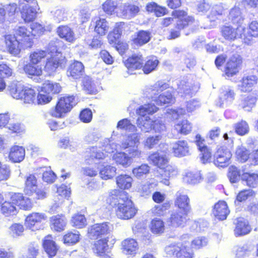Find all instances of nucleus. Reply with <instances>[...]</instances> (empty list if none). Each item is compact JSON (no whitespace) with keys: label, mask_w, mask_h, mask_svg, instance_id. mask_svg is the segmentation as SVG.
Wrapping results in <instances>:
<instances>
[{"label":"nucleus","mask_w":258,"mask_h":258,"mask_svg":"<svg viewBox=\"0 0 258 258\" xmlns=\"http://www.w3.org/2000/svg\"><path fill=\"white\" fill-rule=\"evenodd\" d=\"M140 141L139 133H135L128 135L120 145L121 149H127V154L122 152H116L113 155V160L117 164L124 167L129 166L133 162L134 158H139L141 156L142 152L138 148Z\"/></svg>","instance_id":"f257e3e1"},{"label":"nucleus","mask_w":258,"mask_h":258,"mask_svg":"<svg viewBox=\"0 0 258 258\" xmlns=\"http://www.w3.org/2000/svg\"><path fill=\"white\" fill-rule=\"evenodd\" d=\"M169 88V85L163 81H158L147 89V92L152 100L157 105L172 103L175 99L169 91L160 94Z\"/></svg>","instance_id":"f03ea898"},{"label":"nucleus","mask_w":258,"mask_h":258,"mask_svg":"<svg viewBox=\"0 0 258 258\" xmlns=\"http://www.w3.org/2000/svg\"><path fill=\"white\" fill-rule=\"evenodd\" d=\"M115 211L118 218L128 220L135 216L137 209L129 198L128 194L123 191L120 194L119 203L117 204Z\"/></svg>","instance_id":"7ed1b4c3"},{"label":"nucleus","mask_w":258,"mask_h":258,"mask_svg":"<svg viewBox=\"0 0 258 258\" xmlns=\"http://www.w3.org/2000/svg\"><path fill=\"white\" fill-rule=\"evenodd\" d=\"M158 108L153 104H145L141 106L137 110V113L140 115L137 120L138 126L142 131L147 133L152 129L153 119L147 114H153L156 112Z\"/></svg>","instance_id":"20e7f679"},{"label":"nucleus","mask_w":258,"mask_h":258,"mask_svg":"<svg viewBox=\"0 0 258 258\" xmlns=\"http://www.w3.org/2000/svg\"><path fill=\"white\" fill-rule=\"evenodd\" d=\"M172 15L177 18L176 28L177 30L172 29L169 39H175L180 35V30L187 26L194 24V26H198V22L196 21L192 17L188 16L187 13L183 11H174L172 12Z\"/></svg>","instance_id":"39448f33"},{"label":"nucleus","mask_w":258,"mask_h":258,"mask_svg":"<svg viewBox=\"0 0 258 258\" xmlns=\"http://www.w3.org/2000/svg\"><path fill=\"white\" fill-rule=\"evenodd\" d=\"M48 54L50 57L47 58L45 66V70L49 73L54 72L58 67H62L66 64L64 57L58 51L54 43H50L48 46Z\"/></svg>","instance_id":"423d86ee"},{"label":"nucleus","mask_w":258,"mask_h":258,"mask_svg":"<svg viewBox=\"0 0 258 258\" xmlns=\"http://www.w3.org/2000/svg\"><path fill=\"white\" fill-rule=\"evenodd\" d=\"M76 103L74 96L61 97L58 99L55 107L50 110L49 114L55 117H62L66 113L71 111Z\"/></svg>","instance_id":"0eeeda50"},{"label":"nucleus","mask_w":258,"mask_h":258,"mask_svg":"<svg viewBox=\"0 0 258 258\" xmlns=\"http://www.w3.org/2000/svg\"><path fill=\"white\" fill-rule=\"evenodd\" d=\"M165 252L168 257L193 258L194 253L192 249L180 242H173L165 247Z\"/></svg>","instance_id":"6e6552de"},{"label":"nucleus","mask_w":258,"mask_h":258,"mask_svg":"<svg viewBox=\"0 0 258 258\" xmlns=\"http://www.w3.org/2000/svg\"><path fill=\"white\" fill-rule=\"evenodd\" d=\"M117 150V145L109 139L104 140V145L102 148L92 147L90 149V157L92 159H103L107 156L106 153H111Z\"/></svg>","instance_id":"1a4fd4ad"},{"label":"nucleus","mask_w":258,"mask_h":258,"mask_svg":"<svg viewBox=\"0 0 258 258\" xmlns=\"http://www.w3.org/2000/svg\"><path fill=\"white\" fill-rule=\"evenodd\" d=\"M16 37L20 41L22 48H30L33 44V34L24 26H18L15 29Z\"/></svg>","instance_id":"9d476101"},{"label":"nucleus","mask_w":258,"mask_h":258,"mask_svg":"<svg viewBox=\"0 0 258 258\" xmlns=\"http://www.w3.org/2000/svg\"><path fill=\"white\" fill-rule=\"evenodd\" d=\"M28 3L30 4H25L22 6L21 9L19 8L21 10L22 18L26 23L33 21L35 19L37 11L39 9L36 0Z\"/></svg>","instance_id":"9b49d317"},{"label":"nucleus","mask_w":258,"mask_h":258,"mask_svg":"<svg viewBox=\"0 0 258 258\" xmlns=\"http://www.w3.org/2000/svg\"><path fill=\"white\" fill-rule=\"evenodd\" d=\"M244 30L245 27L241 25H238L236 28H234L231 25H225L221 28L222 36L229 41H233L242 37Z\"/></svg>","instance_id":"f8f14e48"},{"label":"nucleus","mask_w":258,"mask_h":258,"mask_svg":"<svg viewBox=\"0 0 258 258\" xmlns=\"http://www.w3.org/2000/svg\"><path fill=\"white\" fill-rule=\"evenodd\" d=\"M232 154L230 150L224 147H220L214 156V164L220 167H227L230 163Z\"/></svg>","instance_id":"ddd939ff"},{"label":"nucleus","mask_w":258,"mask_h":258,"mask_svg":"<svg viewBox=\"0 0 258 258\" xmlns=\"http://www.w3.org/2000/svg\"><path fill=\"white\" fill-rule=\"evenodd\" d=\"M235 97L234 90L229 86H224L220 90L217 105L221 107H227L232 103Z\"/></svg>","instance_id":"4468645a"},{"label":"nucleus","mask_w":258,"mask_h":258,"mask_svg":"<svg viewBox=\"0 0 258 258\" xmlns=\"http://www.w3.org/2000/svg\"><path fill=\"white\" fill-rule=\"evenodd\" d=\"M5 43L7 51L10 54L17 56L21 51L22 47L20 41L15 35L8 34L5 36Z\"/></svg>","instance_id":"2eb2a0df"},{"label":"nucleus","mask_w":258,"mask_h":258,"mask_svg":"<svg viewBox=\"0 0 258 258\" xmlns=\"http://www.w3.org/2000/svg\"><path fill=\"white\" fill-rule=\"evenodd\" d=\"M139 8L134 5H121L117 8L116 15L127 19L135 17L139 12Z\"/></svg>","instance_id":"dca6fc26"},{"label":"nucleus","mask_w":258,"mask_h":258,"mask_svg":"<svg viewBox=\"0 0 258 258\" xmlns=\"http://www.w3.org/2000/svg\"><path fill=\"white\" fill-rule=\"evenodd\" d=\"M110 230V224L108 223L95 224L88 229V234L92 239L107 234Z\"/></svg>","instance_id":"f3484780"},{"label":"nucleus","mask_w":258,"mask_h":258,"mask_svg":"<svg viewBox=\"0 0 258 258\" xmlns=\"http://www.w3.org/2000/svg\"><path fill=\"white\" fill-rule=\"evenodd\" d=\"M178 171L176 167L168 163L161 169L160 175L159 177L160 181L166 185H169L170 184L169 179L177 174Z\"/></svg>","instance_id":"a211bd4d"},{"label":"nucleus","mask_w":258,"mask_h":258,"mask_svg":"<svg viewBox=\"0 0 258 258\" xmlns=\"http://www.w3.org/2000/svg\"><path fill=\"white\" fill-rule=\"evenodd\" d=\"M242 62L240 56L238 54H234L228 60L225 74L228 77H232L238 72L240 66Z\"/></svg>","instance_id":"6ab92c4d"},{"label":"nucleus","mask_w":258,"mask_h":258,"mask_svg":"<svg viewBox=\"0 0 258 258\" xmlns=\"http://www.w3.org/2000/svg\"><path fill=\"white\" fill-rule=\"evenodd\" d=\"M172 152L176 157H181L189 155V147L184 140H179L172 144Z\"/></svg>","instance_id":"aec40b11"},{"label":"nucleus","mask_w":258,"mask_h":258,"mask_svg":"<svg viewBox=\"0 0 258 258\" xmlns=\"http://www.w3.org/2000/svg\"><path fill=\"white\" fill-rule=\"evenodd\" d=\"M229 213L230 211L227 204L223 201H220L216 203L213 209V215L219 220H225Z\"/></svg>","instance_id":"412c9836"},{"label":"nucleus","mask_w":258,"mask_h":258,"mask_svg":"<svg viewBox=\"0 0 258 258\" xmlns=\"http://www.w3.org/2000/svg\"><path fill=\"white\" fill-rule=\"evenodd\" d=\"M122 250L126 255L135 256L139 250L138 242L133 238H127L121 242Z\"/></svg>","instance_id":"4be33fe9"},{"label":"nucleus","mask_w":258,"mask_h":258,"mask_svg":"<svg viewBox=\"0 0 258 258\" xmlns=\"http://www.w3.org/2000/svg\"><path fill=\"white\" fill-rule=\"evenodd\" d=\"M25 149L22 146L15 145L10 149L9 158L13 163H20L25 158Z\"/></svg>","instance_id":"5701e85b"},{"label":"nucleus","mask_w":258,"mask_h":258,"mask_svg":"<svg viewBox=\"0 0 258 258\" xmlns=\"http://www.w3.org/2000/svg\"><path fill=\"white\" fill-rule=\"evenodd\" d=\"M257 78L255 76L250 75L244 77L238 85V89L241 92H250L253 87L257 84Z\"/></svg>","instance_id":"b1692460"},{"label":"nucleus","mask_w":258,"mask_h":258,"mask_svg":"<svg viewBox=\"0 0 258 258\" xmlns=\"http://www.w3.org/2000/svg\"><path fill=\"white\" fill-rule=\"evenodd\" d=\"M187 214L181 211L173 212L170 218L171 225L173 227H184L188 220Z\"/></svg>","instance_id":"393cba45"},{"label":"nucleus","mask_w":258,"mask_h":258,"mask_svg":"<svg viewBox=\"0 0 258 258\" xmlns=\"http://www.w3.org/2000/svg\"><path fill=\"white\" fill-rule=\"evenodd\" d=\"M12 200L16 206L20 209L29 210L32 208V203L30 199L25 197L22 194H15L12 196Z\"/></svg>","instance_id":"a878e982"},{"label":"nucleus","mask_w":258,"mask_h":258,"mask_svg":"<svg viewBox=\"0 0 258 258\" xmlns=\"http://www.w3.org/2000/svg\"><path fill=\"white\" fill-rule=\"evenodd\" d=\"M84 72V67L83 63L78 61H75L69 67L67 74L68 77H71L74 79L80 78Z\"/></svg>","instance_id":"bb28decb"},{"label":"nucleus","mask_w":258,"mask_h":258,"mask_svg":"<svg viewBox=\"0 0 258 258\" xmlns=\"http://www.w3.org/2000/svg\"><path fill=\"white\" fill-rule=\"evenodd\" d=\"M46 216L43 213H32L29 214L25 219L26 226L32 230H35L34 227L36 224L45 220Z\"/></svg>","instance_id":"cd10ccee"},{"label":"nucleus","mask_w":258,"mask_h":258,"mask_svg":"<svg viewBox=\"0 0 258 258\" xmlns=\"http://www.w3.org/2000/svg\"><path fill=\"white\" fill-rule=\"evenodd\" d=\"M174 204L181 212L188 213L190 210L189 199L186 195L177 192Z\"/></svg>","instance_id":"c85d7f7f"},{"label":"nucleus","mask_w":258,"mask_h":258,"mask_svg":"<svg viewBox=\"0 0 258 258\" xmlns=\"http://www.w3.org/2000/svg\"><path fill=\"white\" fill-rule=\"evenodd\" d=\"M149 161L160 169L168 162L166 155L162 152H156L150 155L149 156Z\"/></svg>","instance_id":"c756f323"},{"label":"nucleus","mask_w":258,"mask_h":258,"mask_svg":"<svg viewBox=\"0 0 258 258\" xmlns=\"http://www.w3.org/2000/svg\"><path fill=\"white\" fill-rule=\"evenodd\" d=\"M143 58L142 55L134 54L124 62L125 67L131 70L140 69L143 68Z\"/></svg>","instance_id":"7c9ffc66"},{"label":"nucleus","mask_w":258,"mask_h":258,"mask_svg":"<svg viewBox=\"0 0 258 258\" xmlns=\"http://www.w3.org/2000/svg\"><path fill=\"white\" fill-rule=\"evenodd\" d=\"M67 224V219L63 215H55L50 218V226L52 229L56 231H61L64 229Z\"/></svg>","instance_id":"2f4dec72"},{"label":"nucleus","mask_w":258,"mask_h":258,"mask_svg":"<svg viewBox=\"0 0 258 258\" xmlns=\"http://www.w3.org/2000/svg\"><path fill=\"white\" fill-rule=\"evenodd\" d=\"M192 126L187 120H178L175 122L173 131L182 135H187L191 131Z\"/></svg>","instance_id":"473e14b6"},{"label":"nucleus","mask_w":258,"mask_h":258,"mask_svg":"<svg viewBox=\"0 0 258 258\" xmlns=\"http://www.w3.org/2000/svg\"><path fill=\"white\" fill-rule=\"evenodd\" d=\"M43 245L49 256L53 257L55 255L58 250V247L55 242L52 240L51 235H47L45 237Z\"/></svg>","instance_id":"72a5a7b5"},{"label":"nucleus","mask_w":258,"mask_h":258,"mask_svg":"<svg viewBox=\"0 0 258 258\" xmlns=\"http://www.w3.org/2000/svg\"><path fill=\"white\" fill-rule=\"evenodd\" d=\"M253 249V245L250 243H246L235 247V258H245L248 256Z\"/></svg>","instance_id":"f704fd0d"},{"label":"nucleus","mask_w":258,"mask_h":258,"mask_svg":"<svg viewBox=\"0 0 258 258\" xmlns=\"http://www.w3.org/2000/svg\"><path fill=\"white\" fill-rule=\"evenodd\" d=\"M57 33L60 38L70 42L74 41L76 39L73 30L67 26H59L57 28Z\"/></svg>","instance_id":"c9c22d12"},{"label":"nucleus","mask_w":258,"mask_h":258,"mask_svg":"<svg viewBox=\"0 0 258 258\" xmlns=\"http://www.w3.org/2000/svg\"><path fill=\"white\" fill-rule=\"evenodd\" d=\"M10 93L12 97L16 99H20L23 96L25 87L18 82H12L8 87Z\"/></svg>","instance_id":"e433bc0d"},{"label":"nucleus","mask_w":258,"mask_h":258,"mask_svg":"<svg viewBox=\"0 0 258 258\" xmlns=\"http://www.w3.org/2000/svg\"><path fill=\"white\" fill-rule=\"evenodd\" d=\"M243 182L248 186L252 188L258 185V173L255 172H244L241 175Z\"/></svg>","instance_id":"4c0bfd02"},{"label":"nucleus","mask_w":258,"mask_h":258,"mask_svg":"<svg viewBox=\"0 0 258 258\" xmlns=\"http://www.w3.org/2000/svg\"><path fill=\"white\" fill-rule=\"evenodd\" d=\"M99 175L104 180L112 178L116 174V168L114 166L103 163L99 168Z\"/></svg>","instance_id":"58836bf2"},{"label":"nucleus","mask_w":258,"mask_h":258,"mask_svg":"<svg viewBox=\"0 0 258 258\" xmlns=\"http://www.w3.org/2000/svg\"><path fill=\"white\" fill-rule=\"evenodd\" d=\"M251 230L248 222L240 219L238 220L234 229V234L236 236H243L249 233Z\"/></svg>","instance_id":"ea45409f"},{"label":"nucleus","mask_w":258,"mask_h":258,"mask_svg":"<svg viewBox=\"0 0 258 258\" xmlns=\"http://www.w3.org/2000/svg\"><path fill=\"white\" fill-rule=\"evenodd\" d=\"M1 213L7 217L15 215L18 213L16 205L12 201V197L10 200L5 201L2 204Z\"/></svg>","instance_id":"a19ab883"},{"label":"nucleus","mask_w":258,"mask_h":258,"mask_svg":"<svg viewBox=\"0 0 258 258\" xmlns=\"http://www.w3.org/2000/svg\"><path fill=\"white\" fill-rule=\"evenodd\" d=\"M37 187V181L36 177L33 174H30L26 178L24 191L25 194L31 196L34 191Z\"/></svg>","instance_id":"79ce46f5"},{"label":"nucleus","mask_w":258,"mask_h":258,"mask_svg":"<svg viewBox=\"0 0 258 258\" xmlns=\"http://www.w3.org/2000/svg\"><path fill=\"white\" fill-rule=\"evenodd\" d=\"M42 88L43 92H46V94H49L50 95L58 94L61 90V87L58 83L50 81H45Z\"/></svg>","instance_id":"37998d69"},{"label":"nucleus","mask_w":258,"mask_h":258,"mask_svg":"<svg viewBox=\"0 0 258 258\" xmlns=\"http://www.w3.org/2000/svg\"><path fill=\"white\" fill-rule=\"evenodd\" d=\"M258 37V22L256 21H252L248 26V29L247 34L244 35V42L246 43L250 44L253 38Z\"/></svg>","instance_id":"c03bdc74"},{"label":"nucleus","mask_w":258,"mask_h":258,"mask_svg":"<svg viewBox=\"0 0 258 258\" xmlns=\"http://www.w3.org/2000/svg\"><path fill=\"white\" fill-rule=\"evenodd\" d=\"M133 178L131 176L121 174L116 178V183L117 186L121 189H128L132 185Z\"/></svg>","instance_id":"a18cd8bd"},{"label":"nucleus","mask_w":258,"mask_h":258,"mask_svg":"<svg viewBox=\"0 0 258 258\" xmlns=\"http://www.w3.org/2000/svg\"><path fill=\"white\" fill-rule=\"evenodd\" d=\"M108 241L106 238L96 241L93 247L94 252L99 256L104 255L108 249Z\"/></svg>","instance_id":"49530a36"},{"label":"nucleus","mask_w":258,"mask_h":258,"mask_svg":"<svg viewBox=\"0 0 258 258\" xmlns=\"http://www.w3.org/2000/svg\"><path fill=\"white\" fill-rule=\"evenodd\" d=\"M24 91L21 100L23 101L25 103H36L37 94L36 91L34 89L28 87H25Z\"/></svg>","instance_id":"de8ad7c7"},{"label":"nucleus","mask_w":258,"mask_h":258,"mask_svg":"<svg viewBox=\"0 0 258 258\" xmlns=\"http://www.w3.org/2000/svg\"><path fill=\"white\" fill-rule=\"evenodd\" d=\"M224 12V7L222 4L214 5L211 9L208 18L211 21H216L221 18Z\"/></svg>","instance_id":"09e8293b"},{"label":"nucleus","mask_w":258,"mask_h":258,"mask_svg":"<svg viewBox=\"0 0 258 258\" xmlns=\"http://www.w3.org/2000/svg\"><path fill=\"white\" fill-rule=\"evenodd\" d=\"M47 55H48V47L45 50L37 49L30 53V61L31 63L38 64L41 60L46 57Z\"/></svg>","instance_id":"8fccbe9b"},{"label":"nucleus","mask_w":258,"mask_h":258,"mask_svg":"<svg viewBox=\"0 0 258 258\" xmlns=\"http://www.w3.org/2000/svg\"><path fill=\"white\" fill-rule=\"evenodd\" d=\"M177 85L178 92L179 93H184L186 95H191L196 93L199 88V86L198 84L191 87L188 83L186 84V83L184 81H181L180 82V84H178Z\"/></svg>","instance_id":"3c124183"},{"label":"nucleus","mask_w":258,"mask_h":258,"mask_svg":"<svg viewBox=\"0 0 258 258\" xmlns=\"http://www.w3.org/2000/svg\"><path fill=\"white\" fill-rule=\"evenodd\" d=\"M24 72L30 76H39L41 75L42 73V67L41 65L29 62L24 67Z\"/></svg>","instance_id":"603ef678"},{"label":"nucleus","mask_w":258,"mask_h":258,"mask_svg":"<svg viewBox=\"0 0 258 258\" xmlns=\"http://www.w3.org/2000/svg\"><path fill=\"white\" fill-rule=\"evenodd\" d=\"M71 224L76 228H83L87 225V220L85 216L80 214H74L71 219Z\"/></svg>","instance_id":"864d4df0"},{"label":"nucleus","mask_w":258,"mask_h":258,"mask_svg":"<svg viewBox=\"0 0 258 258\" xmlns=\"http://www.w3.org/2000/svg\"><path fill=\"white\" fill-rule=\"evenodd\" d=\"M116 128L118 130L127 132H134L137 130L136 126L127 118H123L119 120L117 122Z\"/></svg>","instance_id":"5fc2aeb1"},{"label":"nucleus","mask_w":258,"mask_h":258,"mask_svg":"<svg viewBox=\"0 0 258 258\" xmlns=\"http://www.w3.org/2000/svg\"><path fill=\"white\" fill-rule=\"evenodd\" d=\"M229 19L230 20L233 24L241 25L240 24L242 23L244 19L239 8L234 7L230 10L229 15Z\"/></svg>","instance_id":"6e6d98bb"},{"label":"nucleus","mask_w":258,"mask_h":258,"mask_svg":"<svg viewBox=\"0 0 258 258\" xmlns=\"http://www.w3.org/2000/svg\"><path fill=\"white\" fill-rule=\"evenodd\" d=\"M150 228L152 232L154 234L162 233L165 229L164 223L159 218H155L151 221Z\"/></svg>","instance_id":"4d7b16f0"},{"label":"nucleus","mask_w":258,"mask_h":258,"mask_svg":"<svg viewBox=\"0 0 258 258\" xmlns=\"http://www.w3.org/2000/svg\"><path fill=\"white\" fill-rule=\"evenodd\" d=\"M150 167L146 164H143L133 169L134 175L137 178H144L149 173Z\"/></svg>","instance_id":"13d9d810"},{"label":"nucleus","mask_w":258,"mask_h":258,"mask_svg":"<svg viewBox=\"0 0 258 258\" xmlns=\"http://www.w3.org/2000/svg\"><path fill=\"white\" fill-rule=\"evenodd\" d=\"M256 100V97L252 95H248L241 100L240 106L245 111H250L255 106Z\"/></svg>","instance_id":"bf43d9fd"},{"label":"nucleus","mask_w":258,"mask_h":258,"mask_svg":"<svg viewBox=\"0 0 258 258\" xmlns=\"http://www.w3.org/2000/svg\"><path fill=\"white\" fill-rule=\"evenodd\" d=\"M108 24L104 19L99 18L95 22V31L99 35H104L108 30Z\"/></svg>","instance_id":"052dcab7"},{"label":"nucleus","mask_w":258,"mask_h":258,"mask_svg":"<svg viewBox=\"0 0 258 258\" xmlns=\"http://www.w3.org/2000/svg\"><path fill=\"white\" fill-rule=\"evenodd\" d=\"M151 38V33L146 31H140L135 38L134 42L140 46L145 44L148 42Z\"/></svg>","instance_id":"680f3d73"},{"label":"nucleus","mask_w":258,"mask_h":258,"mask_svg":"<svg viewBox=\"0 0 258 258\" xmlns=\"http://www.w3.org/2000/svg\"><path fill=\"white\" fill-rule=\"evenodd\" d=\"M159 63L157 57L152 56L150 57L143 66V70L145 74H148L155 70Z\"/></svg>","instance_id":"e2e57ef3"},{"label":"nucleus","mask_w":258,"mask_h":258,"mask_svg":"<svg viewBox=\"0 0 258 258\" xmlns=\"http://www.w3.org/2000/svg\"><path fill=\"white\" fill-rule=\"evenodd\" d=\"M119 191L117 189H113L109 191V195L106 199V203L112 207L116 208L117 204L119 203L120 199V195H118Z\"/></svg>","instance_id":"0e129e2a"},{"label":"nucleus","mask_w":258,"mask_h":258,"mask_svg":"<svg viewBox=\"0 0 258 258\" xmlns=\"http://www.w3.org/2000/svg\"><path fill=\"white\" fill-rule=\"evenodd\" d=\"M161 139L162 136L160 135L149 136L143 142L144 147L148 149H153L158 144Z\"/></svg>","instance_id":"69168bd1"},{"label":"nucleus","mask_w":258,"mask_h":258,"mask_svg":"<svg viewBox=\"0 0 258 258\" xmlns=\"http://www.w3.org/2000/svg\"><path fill=\"white\" fill-rule=\"evenodd\" d=\"M208 243V238L204 236L197 237L191 241V248L195 249H199L207 245Z\"/></svg>","instance_id":"338daca9"},{"label":"nucleus","mask_w":258,"mask_h":258,"mask_svg":"<svg viewBox=\"0 0 258 258\" xmlns=\"http://www.w3.org/2000/svg\"><path fill=\"white\" fill-rule=\"evenodd\" d=\"M235 155L238 161L241 162H245L249 158V153L245 148L240 146L237 148Z\"/></svg>","instance_id":"774afa93"}]
</instances>
